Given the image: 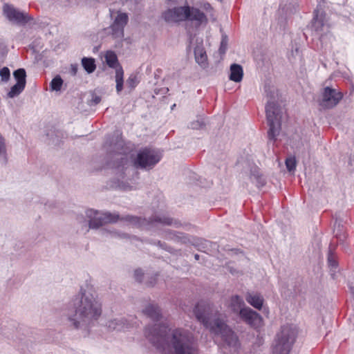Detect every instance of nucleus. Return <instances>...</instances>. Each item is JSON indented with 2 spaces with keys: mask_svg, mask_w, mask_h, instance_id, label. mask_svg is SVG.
Segmentation results:
<instances>
[{
  "mask_svg": "<svg viewBox=\"0 0 354 354\" xmlns=\"http://www.w3.org/2000/svg\"><path fill=\"white\" fill-rule=\"evenodd\" d=\"M145 335L152 345L164 354H196L192 334L187 330L169 328L165 325L147 327Z\"/></svg>",
  "mask_w": 354,
  "mask_h": 354,
  "instance_id": "obj_1",
  "label": "nucleus"
},
{
  "mask_svg": "<svg viewBox=\"0 0 354 354\" xmlns=\"http://www.w3.org/2000/svg\"><path fill=\"white\" fill-rule=\"evenodd\" d=\"M194 312L196 319L211 333L221 336L228 346L234 348L239 346V339L236 335L225 324L224 320L220 319V315L217 312L214 313L209 305L198 303L195 306Z\"/></svg>",
  "mask_w": 354,
  "mask_h": 354,
  "instance_id": "obj_2",
  "label": "nucleus"
},
{
  "mask_svg": "<svg viewBox=\"0 0 354 354\" xmlns=\"http://www.w3.org/2000/svg\"><path fill=\"white\" fill-rule=\"evenodd\" d=\"M162 17L167 23L189 21L196 28L205 26L208 23L207 15L198 8L189 5L167 9L162 12Z\"/></svg>",
  "mask_w": 354,
  "mask_h": 354,
  "instance_id": "obj_3",
  "label": "nucleus"
},
{
  "mask_svg": "<svg viewBox=\"0 0 354 354\" xmlns=\"http://www.w3.org/2000/svg\"><path fill=\"white\" fill-rule=\"evenodd\" d=\"M66 315L75 328H81L87 325L88 296L85 289L81 288L80 292L68 304Z\"/></svg>",
  "mask_w": 354,
  "mask_h": 354,
  "instance_id": "obj_4",
  "label": "nucleus"
},
{
  "mask_svg": "<svg viewBox=\"0 0 354 354\" xmlns=\"http://www.w3.org/2000/svg\"><path fill=\"white\" fill-rule=\"evenodd\" d=\"M266 92L268 98L266 106V118L269 127L268 136L269 140L274 141L281 130V120L283 111L282 109L273 100L274 99V91H270L268 92L266 89Z\"/></svg>",
  "mask_w": 354,
  "mask_h": 354,
  "instance_id": "obj_5",
  "label": "nucleus"
},
{
  "mask_svg": "<svg viewBox=\"0 0 354 354\" xmlns=\"http://www.w3.org/2000/svg\"><path fill=\"white\" fill-rule=\"evenodd\" d=\"M297 334V328L292 325H285L277 334L272 354H289Z\"/></svg>",
  "mask_w": 354,
  "mask_h": 354,
  "instance_id": "obj_6",
  "label": "nucleus"
},
{
  "mask_svg": "<svg viewBox=\"0 0 354 354\" xmlns=\"http://www.w3.org/2000/svg\"><path fill=\"white\" fill-rule=\"evenodd\" d=\"M3 15L12 24L19 26H24L33 20V17L28 12L21 11L8 3L3 6Z\"/></svg>",
  "mask_w": 354,
  "mask_h": 354,
  "instance_id": "obj_7",
  "label": "nucleus"
},
{
  "mask_svg": "<svg viewBox=\"0 0 354 354\" xmlns=\"http://www.w3.org/2000/svg\"><path fill=\"white\" fill-rule=\"evenodd\" d=\"M161 159L160 153L154 149L145 148L139 151L134 162L136 167L150 169Z\"/></svg>",
  "mask_w": 354,
  "mask_h": 354,
  "instance_id": "obj_8",
  "label": "nucleus"
},
{
  "mask_svg": "<svg viewBox=\"0 0 354 354\" xmlns=\"http://www.w3.org/2000/svg\"><path fill=\"white\" fill-rule=\"evenodd\" d=\"M125 221L130 224L135 225L139 227H144L147 225H156L157 224H162L171 225L173 223L172 219L167 216H155L150 218L149 220L142 218L140 217L127 216L122 218Z\"/></svg>",
  "mask_w": 354,
  "mask_h": 354,
  "instance_id": "obj_9",
  "label": "nucleus"
},
{
  "mask_svg": "<svg viewBox=\"0 0 354 354\" xmlns=\"http://www.w3.org/2000/svg\"><path fill=\"white\" fill-rule=\"evenodd\" d=\"M343 97L341 92L326 86L324 88L319 105L324 109H331L335 106Z\"/></svg>",
  "mask_w": 354,
  "mask_h": 354,
  "instance_id": "obj_10",
  "label": "nucleus"
},
{
  "mask_svg": "<svg viewBox=\"0 0 354 354\" xmlns=\"http://www.w3.org/2000/svg\"><path fill=\"white\" fill-rule=\"evenodd\" d=\"M120 216L117 214H102L90 209V228L97 227L106 223H115L119 221Z\"/></svg>",
  "mask_w": 354,
  "mask_h": 354,
  "instance_id": "obj_11",
  "label": "nucleus"
},
{
  "mask_svg": "<svg viewBox=\"0 0 354 354\" xmlns=\"http://www.w3.org/2000/svg\"><path fill=\"white\" fill-rule=\"evenodd\" d=\"M311 29L317 36L322 37L328 31V26L326 21L325 13L322 10L316 9L311 22Z\"/></svg>",
  "mask_w": 354,
  "mask_h": 354,
  "instance_id": "obj_12",
  "label": "nucleus"
},
{
  "mask_svg": "<svg viewBox=\"0 0 354 354\" xmlns=\"http://www.w3.org/2000/svg\"><path fill=\"white\" fill-rule=\"evenodd\" d=\"M239 316L243 321L254 328H259L263 326V321L262 317L249 307L241 310Z\"/></svg>",
  "mask_w": 354,
  "mask_h": 354,
  "instance_id": "obj_13",
  "label": "nucleus"
},
{
  "mask_svg": "<svg viewBox=\"0 0 354 354\" xmlns=\"http://www.w3.org/2000/svg\"><path fill=\"white\" fill-rule=\"evenodd\" d=\"M128 21V15L126 13H119L115 19L111 28L113 35L116 37H122L124 35V28Z\"/></svg>",
  "mask_w": 354,
  "mask_h": 354,
  "instance_id": "obj_14",
  "label": "nucleus"
},
{
  "mask_svg": "<svg viewBox=\"0 0 354 354\" xmlns=\"http://www.w3.org/2000/svg\"><path fill=\"white\" fill-rule=\"evenodd\" d=\"M122 141L118 140L114 145V149L116 150V153L114 155L113 162L110 163V165L113 167H122L123 169L127 164L128 160L127 155L118 151L122 147Z\"/></svg>",
  "mask_w": 354,
  "mask_h": 354,
  "instance_id": "obj_15",
  "label": "nucleus"
},
{
  "mask_svg": "<svg viewBox=\"0 0 354 354\" xmlns=\"http://www.w3.org/2000/svg\"><path fill=\"white\" fill-rule=\"evenodd\" d=\"M245 298L246 301L257 310H261L263 305V297L259 293L254 292H248L245 293Z\"/></svg>",
  "mask_w": 354,
  "mask_h": 354,
  "instance_id": "obj_16",
  "label": "nucleus"
},
{
  "mask_svg": "<svg viewBox=\"0 0 354 354\" xmlns=\"http://www.w3.org/2000/svg\"><path fill=\"white\" fill-rule=\"evenodd\" d=\"M106 327L109 330L123 331L130 328V324L124 318H117L109 320Z\"/></svg>",
  "mask_w": 354,
  "mask_h": 354,
  "instance_id": "obj_17",
  "label": "nucleus"
},
{
  "mask_svg": "<svg viewBox=\"0 0 354 354\" xmlns=\"http://www.w3.org/2000/svg\"><path fill=\"white\" fill-rule=\"evenodd\" d=\"M245 302L243 299L239 295L232 296L228 301V308L234 313H237L240 315V312L245 306Z\"/></svg>",
  "mask_w": 354,
  "mask_h": 354,
  "instance_id": "obj_18",
  "label": "nucleus"
},
{
  "mask_svg": "<svg viewBox=\"0 0 354 354\" xmlns=\"http://www.w3.org/2000/svg\"><path fill=\"white\" fill-rule=\"evenodd\" d=\"M142 313L153 320H158L161 316L160 309L157 305L153 304H147L142 310Z\"/></svg>",
  "mask_w": 354,
  "mask_h": 354,
  "instance_id": "obj_19",
  "label": "nucleus"
},
{
  "mask_svg": "<svg viewBox=\"0 0 354 354\" xmlns=\"http://www.w3.org/2000/svg\"><path fill=\"white\" fill-rule=\"evenodd\" d=\"M196 62L203 68L207 66V57L204 48L202 46H197L194 48Z\"/></svg>",
  "mask_w": 354,
  "mask_h": 354,
  "instance_id": "obj_20",
  "label": "nucleus"
},
{
  "mask_svg": "<svg viewBox=\"0 0 354 354\" xmlns=\"http://www.w3.org/2000/svg\"><path fill=\"white\" fill-rule=\"evenodd\" d=\"M243 71L242 66L237 64H232L230 66V80L235 82H240L243 79Z\"/></svg>",
  "mask_w": 354,
  "mask_h": 354,
  "instance_id": "obj_21",
  "label": "nucleus"
},
{
  "mask_svg": "<svg viewBox=\"0 0 354 354\" xmlns=\"http://www.w3.org/2000/svg\"><path fill=\"white\" fill-rule=\"evenodd\" d=\"M102 314V304L100 301L96 298L93 301L90 300V319H97Z\"/></svg>",
  "mask_w": 354,
  "mask_h": 354,
  "instance_id": "obj_22",
  "label": "nucleus"
},
{
  "mask_svg": "<svg viewBox=\"0 0 354 354\" xmlns=\"http://www.w3.org/2000/svg\"><path fill=\"white\" fill-rule=\"evenodd\" d=\"M328 265L330 268L331 273V275L333 277H334L335 272L337 270L338 268V263L336 259L335 255L331 252V250H329L328 254Z\"/></svg>",
  "mask_w": 354,
  "mask_h": 354,
  "instance_id": "obj_23",
  "label": "nucleus"
},
{
  "mask_svg": "<svg viewBox=\"0 0 354 354\" xmlns=\"http://www.w3.org/2000/svg\"><path fill=\"white\" fill-rule=\"evenodd\" d=\"M105 61L107 65L111 68H118V57L115 53L113 51H107L104 56Z\"/></svg>",
  "mask_w": 354,
  "mask_h": 354,
  "instance_id": "obj_24",
  "label": "nucleus"
},
{
  "mask_svg": "<svg viewBox=\"0 0 354 354\" xmlns=\"http://www.w3.org/2000/svg\"><path fill=\"white\" fill-rule=\"evenodd\" d=\"M13 76L16 80V83L25 85L26 84V72L24 68H19L13 72Z\"/></svg>",
  "mask_w": 354,
  "mask_h": 354,
  "instance_id": "obj_25",
  "label": "nucleus"
},
{
  "mask_svg": "<svg viewBox=\"0 0 354 354\" xmlns=\"http://www.w3.org/2000/svg\"><path fill=\"white\" fill-rule=\"evenodd\" d=\"M0 160L3 164H6L8 161L7 149L6 145V140L0 134Z\"/></svg>",
  "mask_w": 354,
  "mask_h": 354,
  "instance_id": "obj_26",
  "label": "nucleus"
},
{
  "mask_svg": "<svg viewBox=\"0 0 354 354\" xmlns=\"http://www.w3.org/2000/svg\"><path fill=\"white\" fill-rule=\"evenodd\" d=\"M123 70L121 67L115 71L116 91L119 93L123 88Z\"/></svg>",
  "mask_w": 354,
  "mask_h": 354,
  "instance_id": "obj_27",
  "label": "nucleus"
},
{
  "mask_svg": "<svg viewBox=\"0 0 354 354\" xmlns=\"http://www.w3.org/2000/svg\"><path fill=\"white\" fill-rule=\"evenodd\" d=\"M64 81L61 76L57 75L50 82V88L53 91H59L63 85Z\"/></svg>",
  "mask_w": 354,
  "mask_h": 354,
  "instance_id": "obj_28",
  "label": "nucleus"
},
{
  "mask_svg": "<svg viewBox=\"0 0 354 354\" xmlns=\"http://www.w3.org/2000/svg\"><path fill=\"white\" fill-rule=\"evenodd\" d=\"M25 86V85L20 84V83H16L10 88V91L8 93V97L14 98L18 96L24 90Z\"/></svg>",
  "mask_w": 354,
  "mask_h": 354,
  "instance_id": "obj_29",
  "label": "nucleus"
},
{
  "mask_svg": "<svg viewBox=\"0 0 354 354\" xmlns=\"http://www.w3.org/2000/svg\"><path fill=\"white\" fill-rule=\"evenodd\" d=\"M88 210L85 209L84 210L85 214H80L77 216V221L78 223H80V224L82 225V227H87L88 226V221L87 220V217L88 216Z\"/></svg>",
  "mask_w": 354,
  "mask_h": 354,
  "instance_id": "obj_30",
  "label": "nucleus"
},
{
  "mask_svg": "<svg viewBox=\"0 0 354 354\" xmlns=\"http://www.w3.org/2000/svg\"><path fill=\"white\" fill-rule=\"evenodd\" d=\"M286 165L288 171H294L296 168V160L295 157H289L286 160Z\"/></svg>",
  "mask_w": 354,
  "mask_h": 354,
  "instance_id": "obj_31",
  "label": "nucleus"
},
{
  "mask_svg": "<svg viewBox=\"0 0 354 354\" xmlns=\"http://www.w3.org/2000/svg\"><path fill=\"white\" fill-rule=\"evenodd\" d=\"M0 76L2 82H8L10 77V69L6 66L3 67L0 70Z\"/></svg>",
  "mask_w": 354,
  "mask_h": 354,
  "instance_id": "obj_32",
  "label": "nucleus"
},
{
  "mask_svg": "<svg viewBox=\"0 0 354 354\" xmlns=\"http://www.w3.org/2000/svg\"><path fill=\"white\" fill-rule=\"evenodd\" d=\"M138 84L137 77L136 75H131L129 77L127 80V84L131 88H133L136 86Z\"/></svg>",
  "mask_w": 354,
  "mask_h": 354,
  "instance_id": "obj_33",
  "label": "nucleus"
},
{
  "mask_svg": "<svg viewBox=\"0 0 354 354\" xmlns=\"http://www.w3.org/2000/svg\"><path fill=\"white\" fill-rule=\"evenodd\" d=\"M251 180H256V184H257V187H262L266 183L265 179L262 176H260L253 175L251 176Z\"/></svg>",
  "mask_w": 354,
  "mask_h": 354,
  "instance_id": "obj_34",
  "label": "nucleus"
},
{
  "mask_svg": "<svg viewBox=\"0 0 354 354\" xmlns=\"http://www.w3.org/2000/svg\"><path fill=\"white\" fill-rule=\"evenodd\" d=\"M227 39H226V37H223L222 39L221 42V46H220V48H219V53L221 54H225V51L227 50Z\"/></svg>",
  "mask_w": 354,
  "mask_h": 354,
  "instance_id": "obj_35",
  "label": "nucleus"
},
{
  "mask_svg": "<svg viewBox=\"0 0 354 354\" xmlns=\"http://www.w3.org/2000/svg\"><path fill=\"white\" fill-rule=\"evenodd\" d=\"M204 126V122L203 121H201L199 120H197L196 121H194L190 123V127L193 129H201Z\"/></svg>",
  "mask_w": 354,
  "mask_h": 354,
  "instance_id": "obj_36",
  "label": "nucleus"
},
{
  "mask_svg": "<svg viewBox=\"0 0 354 354\" xmlns=\"http://www.w3.org/2000/svg\"><path fill=\"white\" fill-rule=\"evenodd\" d=\"M143 276H144V273H143L142 270L137 269V270H135V272H134V277H135L136 281H138L139 282L142 281Z\"/></svg>",
  "mask_w": 354,
  "mask_h": 354,
  "instance_id": "obj_37",
  "label": "nucleus"
},
{
  "mask_svg": "<svg viewBox=\"0 0 354 354\" xmlns=\"http://www.w3.org/2000/svg\"><path fill=\"white\" fill-rule=\"evenodd\" d=\"M82 66L84 71L88 73V57H84L82 59Z\"/></svg>",
  "mask_w": 354,
  "mask_h": 354,
  "instance_id": "obj_38",
  "label": "nucleus"
},
{
  "mask_svg": "<svg viewBox=\"0 0 354 354\" xmlns=\"http://www.w3.org/2000/svg\"><path fill=\"white\" fill-rule=\"evenodd\" d=\"M203 8L209 14L210 16H213L212 11L213 8L209 3L203 4Z\"/></svg>",
  "mask_w": 354,
  "mask_h": 354,
  "instance_id": "obj_39",
  "label": "nucleus"
},
{
  "mask_svg": "<svg viewBox=\"0 0 354 354\" xmlns=\"http://www.w3.org/2000/svg\"><path fill=\"white\" fill-rule=\"evenodd\" d=\"M78 70V64H73L71 65L70 68V73L71 75L74 76L77 74Z\"/></svg>",
  "mask_w": 354,
  "mask_h": 354,
  "instance_id": "obj_40",
  "label": "nucleus"
},
{
  "mask_svg": "<svg viewBox=\"0 0 354 354\" xmlns=\"http://www.w3.org/2000/svg\"><path fill=\"white\" fill-rule=\"evenodd\" d=\"M95 70V59L90 57V73Z\"/></svg>",
  "mask_w": 354,
  "mask_h": 354,
  "instance_id": "obj_41",
  "label": "nucleus"
},
{
  "mask_svg": "<svg viewBox=\"0 0 354 354\" xmlns=\"http://www.w3.org/2000/svg\"><path fill=\"white\" fill-rule=\"evenodd\" d=\"M101 101V97H99V96H93L92 97V102L95 104H97L98 103H100Z\"/></svg>",
  "mask_w": 354,
  "mask_h": 354,
  "instance_id": "obj_42",
  "label": "nucleus"
},
{
  "mask_svg": "<svg viewBox=\"0 0 354 354\" xmlns=\"http://www.w3.org/2000/svg\"><path fill=\"white\" fill-rule=\"evenodd\" d=\"M279 11L281 12L282 13L286 12V14L287 15V11L286 10L285 11L284 7L281 8Z\"/></svg>",
  "mask_w": 354,
  "mask_h": 354,
  "instance_id": "obj_43",
  "label": "nucleus"
},
{
  "mask_svg": "<svg viewBox=\"0 0 354 354\" xmlns=\"http://www.w3.org/2000/svg\"><path fill=\"white\" fill-rule=\"evenodd\" d=\"M52 144H53L55 145H59V140H57L55 141V140H53L52 141Z\"/></svg>",
  "mask_w": 354,
  "mask_h": 354,
  "instance_id": "obj_44",
  "label": "nucleus"
},
{
  "mask_svg": "<svg viewBox=\"0 0 354 354\" xmlns=\"http://www.w3.org/2000/svg\"><path fill=\"white\" fill-rule=\"evenodd\" d=\"M194 257H195V259H196V260H198V258H199V255H198V254H195V256H194Z\"/></svg>",
  "mask_w": 354,
  "mask_h": 354,
  "instance_id": "obj_45",
  "label": "nucleus"
},
{
  "mask_svg": "<svg viewBox=\"0 0 354 354\" xmlns=\"http://www.w3.org/2000/svg\"><path fill=\"white\" fill-rule=\"evenodd\" d=\"M175 106V104H173V106H171V109H174Z\"/></svg>",
  "mask_w": 354,
  "mask_h": 354,
  "instance_id": "obj_46",
  "label": "nucleus"
},
{
  "mask_svg": "<svg viewBox=\"0 0 354 354\" xmlns=\"http://www.w3.org/2000/svg\"><path fill=\"white\" fill-rule=\"evenodd\" d=\"M175 106V104H173V106H171V109H174Z\"/></svg>",
  "mask_w": 354,
  "mask_h": 354,
  "instance_id": "obj_47",
  "label": "nucleus"
},
{
  "mask_svg": "<svg viewBox=\"0 0 354 354\" xmlns=\"http://www.w3.org/2000/svg\"><path fill=\"white\" fill-rule=\"evenodd\" d=\"M175 106V104H173V106H171V109H174Z\"/></svg>",
  "mask_w": 354,
  "mask_h": 354,
  "instance_id": "obj_48",
  "label": "nucleus"
}]
</instances>
